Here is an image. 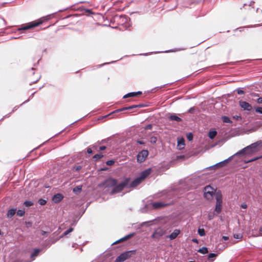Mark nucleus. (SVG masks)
<instances>
[{
	"instance_id": "f257e3e1",
	"label": "nucleus",
	"mask_w": 262,
	"mask_h": 262,
	"mask_svg": "<svg viewBox=\"0 0 262 262\" xmlns=\"http://www.w3.org/2000/svg\"><path fill=\"white\" fill-rule=\"evenodd\" d=\"M129 180L127 179L124 180L120 184H118L116 180L112 178L107 179L105 182L106 187H112L111 193L112 194L121 191L125 187H126Z\"/></svg>"
},
{
	"instance_id": "f03ea898",
	"label": "nucleus",
	"mask_w": 262,
	"mask_h": 262,
	"mask_svg": "<svg viewBox=\"0 0 262 262\" xmlns=\"http://www.w3.org/2000/svg\"><path fill=\"white\" fill-rule=\"evenodd\" d=\"M262 147V141L259 140L254 142L251 145L247 146L239 151L236 152L235 155L248 154L251 155L259 151Z\"/></svg>"
},
{
	"instance_id": "7ed1b4c3",
	"label": "nucleus",
	"mask_w": 262,
	"mask_h": 262,
	"mask_svg": "<svg viewBox=\"0 0 262 262\" xmlns=\"http://www.w3.org/2000/svg\"><path fill=\"white\" fill-rule=\"evenodd\" d=\"M216 205L215 211L220 213L222 208V194L221 191L219 190L215 192Z\"/></svg>"
},
{
	"instance_id": "20e7f679",
	"label": "nucleus",
	"mask_w": 262,
	"mask_h": 262,
	"mask_svg": "<svg viewBox=\"0 0 262 262\" xmlns=\"http://www.w3.org/2000/svg\"><path fill=\"white\" fill-rule=\"evenodd\" d=\"M136 253V250H130L121 253L116 259L115 262H123Z\"/></svg>"
},
{
	"instance_id": "39448f33",
	"label": "nucleus",
	"mask_w": 262,
	"mask_h": 262,
	"mask_svg": "<svg viewBox=\"0 0 262 262\" xmlns=\"http://www.w3.org/2000/svg\"><path fill=\"white\" fill-rule=\"evenodd\" d=\"M214 189L210 186H206L204 188V197L207 200L211 199L214 192Z\"/></svg>"
},
{
	"instance_id": "423d86ee",
	"label": "nucleus",
	"mask_w": 262,
	"mask_h": 262,
	"mask_svg": "<svg viewBox=\"0 0 262 262\" xmlns=\"http://www.w3.org/2000/svg\"><path fill=\"white\" fill-rule=\"evenodd\" d=\"M165 233V230L162 228L159 227L155 229L151 236L153 238L158 239L164 235Z\"/></svg>"
},
{
	"instance_id": "0eeeda50",
	"label": "nucleus",
	"mask_w": 262,
	"mask_h": 262,
	"mask_svg": "<svg viewBox=\"0 0 262 262\" xmlns=\"http://www.w3.org/2000/svg\"><path fill=\"white\" fill-rule=\"evenodd\" d=\"M148 155V151L147 150H142L137 155V161L140 163L144 162Z\"/></svg>"
},
{
	"instance_id": "6e6552de",
	"label": "nucleus",
	"mask_w": 262,
	"mask_h": 262,
	"mask_svg": "<svg viewBox=\"0 0 262 262\" xmlns=\"http://www.w3.org/2000/svg\"><path fill=\"white\" fill-rule=\"evenodd\" d=\"M42 24V21H33L29 24L26 25V26L19 28L18 29V30H26L29 29H31L32 28L38 26L40 24Z\"/></svg>"
},
{
	"instance_id": "1a4fd4ad",
	"label": "nucleus",
	"mask_w": 262,
	"mask_h": 262,
	"mask_svg": "<svg viewBox=\"0 0 262 262\" xmlns=\"http://www.w3.org/2000/svg\"><path fill=\"white\" fill-rule=\"evenodd\" d=\"M239 104L240 106L244 110L250 111L252 110L251 105L246 101H239Z\"/></svg>"
},
{
	"instance_id": "9d476101",
	"label": "nucleus",
	"mask_w": 262,
	"mask_h": 262,
	"mask_svg": "<svg viewBox=\"0 0 262 262\" xmlns=\"http://www.w3.org/2000/svg\"><path fill=\"white\" fill-rule=\"evenodd\" d=\"M180 233V230L179 229H175L170 234L167 236V238H169L170 240L174 239Z\"/></svg>"
},
{
	"instance_id": "9b49d317",
	"label": "nucleus",
	"mask_w": 262,
	"mask_h": 262,
	"mask_svg": "<svg viewBox=\"0 0 262 262\" xmlns=\"http://www.w3.org/2000/svg\"><path fill=\"white\" fill-rule=\"evenodd\" d=\"M152 207L155 209H159L162 208L165 206H166L167 204H165L162 202H153L152 204Z\"/></svg>"
},
{
	"instance_id": "f8f14e48",
	"label": "nucleus",
	"mask_w": 262,
	"mask_h": 262,
	"mask_svg": "<svg viewBox=\"0 0 262 262\" xmlns=\"http://www.w3.org/2000/svg\"><path fill=\"white\" fill-rule=\"evenodd\" d=\"M151 172V170L150 169H146L143 171H142L140 175V178L141 180H142V181L143 180H144L148 175L150 174Z\"/></svg>"
},
{
	"instance_id": "ddd939ff",
	"label": "nucleus",
	"mask_w": 262,
	"mask_h": 262,
	"mask_svg": "<svg viewBox=\"0 0 262 262\" xmlns=\"http://www.w3.org/2000/svg\"><path fill=\"white\" fill-rule=\"evenodd\" d=\"M232 159V157H230L228 159H226V160H224V161H223L222 162H219V163H217L216 164H215L213 166L223 167L226 164H227L229 161L231 160Z\"/></svg>"
},
{
	"instance_id": "4468645a",
	"label": "nucleus",
	"mask_w": 262,
	"mask_h": 262,
	"mask_svg": "<svg viewBox=\"0 0 262 262\" xmlns=\"http://www.w3.org/2000/svg\"><path fill=\"white\" fill-rule=\"evenodd\" d=\"M142 181V180L140 179V177L137 178L135 180H134L130 184V187H136L138 186L141 182Z\"/></svg>"
},
{
	"instance_id": "2eb2a0df",
	"label": "nucleus",
	"mask_w": 262,
	"mask_h": 262,
	"mask_svg": "<svg viewBox=\"0 0 262 262\" xmlns=\"http://www.w3.org/2000/svg\"><path fill=\"white\" fill-rule=\"evenodd\" d=\"M62 199H63L62 195L61 194L57 193L54 195V196L53 198V201L55 203H57L59 202L60 201H61Z\"/></svg>"
},
{
	"instance_id": "dca6fc26",
	"label": "nucleus",
	"mask_w": 262,
	"mask_h": 262,
	"mask_svg": "<svg viewBox=\"0 0 262 262\" xmlns=\"http://www.w3.org/2000/svg\"><path fill=\"white\" fill-rule=\"evenodd\" d=\"M142 93L141 92H132V93H129L126 95H125L123 96V98H127L129 97H133L137 96L138 95L141 94Z\"/></svg>"
},
{
	"instance_id": "f3484780",
	"label": "nucleus",
	"mask_w": 262,
	"mask_h": 262,
	"mask_svg": "<svg viewBox=\"0 0 262 262\" xmlns=\"http://www.w3.org/2000/svg\"><path fill=\"white\" fill-rule=\"evenodd\" d=\"M185 146V140L183 138L179 139L178 140V146L181 149L184 148Z\"/></svg>"
},
{
	"instance_id": "a211bd4d",
	"label": "nucleus",
	"mask_w": 262,
	"mask_h": 262,
	"mask_svg": "<svg viewBox=\"0 0 262 262\" xmlns=\"http://www.w3.org/2000/svg\"><path fill=\"white\" fill-rule=\"evenodd\" d=\"M137 107V105H132V106H128V107H123V108H121V109L117 110L115 111L114 112H113L112 113L119 112H121V111H125V110H132V109H133L134 108H135V107Z\"/></svg>"
},
{
	"instance_id": "6ab92c4d",
	"label": "nucleus",
	"mask_w": 262,
	"mask_h": 262,
	"mask_svg": "<svg viewBox=\"0 0 262 262\" xmlns=\"http://www.w3.org/2000/svg\"><path fill=\"white\" fill-rule=\"evenodd\" d=\"M16 213V209H10L7 213V216L9 218L12 217Z\"/></svg>"
},
{
	"instance_id": "aec40b11",
	"label": "nucleus",
	"mask_w": 262,
	"mask_h": 262,
	"mask_svg": "<svg viewBox=\"0 0 262 262\" xmlns=\"http://www.w3.org/2000/svg\"><path fill=\"white\" fill-rule=\"evenodd\" d=\"M82 190V186L79 185L77 186L76 187H74L73 189V191L75 194H78Z\"/></svg>"
},
{
	"instance_id": "412c9836",
	"label": "nucleus",
	"mask_w": 262,
	"mask_h": 262,
	"mask_svg": "<svg viewBox=\"0 0 262 262\" xmlns=\"http://www.w3.org/2000/svg\"><path fill=\"white\" fill-rule=\"evenodd\" d=\"M39 252L40 250L38 249H36L34 250L33 252L31 255V258L32 259V260L35 259V258L38 255Z\"/></svg>"
},
{
	"instance_id": "4be33fe9",
	"label": "nucleus",
	"mask_w": 262,
	"mask_h": 262,
	"mask_svg": "<svg viewBox=\"0 0 262 262\" xmlns=\"http://www.w3.org/2000/svg\"><path fill=\"white\" fill-rule=\"evenodd\" d=\"M169 119L171 120H174L177 122H180L181 121V119L175 115L170 116Z\"/></svg>"
},
{
	"instance_id": "5701e85b",
	"label": "nucleus",
	"mask_w": 262,
	"mask_h": 262,
	"mask_svg": "<svg viewBox=\"0 0 262 262\" xmlns=\"http://www.w3.org/2000/svg\"><path fill=\"white\" fill-rule=\"evenodd\" d=\"M217 132L215 130L210 131L209 132L208 136L211 139H213L216 135Z\"/></svg>"
},
{
	"instance_id": "b1692460",
	"label": "nucleus",
	"mask_w": 262,
	"mask_h": 262,
	"mask_svg": "<svg viewBox=\"0 0 262 262\" xmlns=\"http://www.w3.org/2000/svg\"><path fill=\"white\" fill-rule=\"evenodd\" d=\"M198 252L200 253L205 254L208 252V249L206 247H202L198 250Z\"/></svg>"
},
{
	"instance_id": "393cba45",
	"label": "nucleus",
	"mask_w": 262,
	"mask_h": 262,
	"mask_svg": "<svg viewBox=\"0 0 262 262\" xmlns=\"http://www.w3.org/2000/svg\"><path fill=\"white\" fill-rule=\"evenodd\" d=\"M134 233L128 234V235H126L125 236L123 237V238H122L121 239H120V241H126V240L131 238L134 235Z\"/></svg>"
},
{
	"instance_id": "a878e982",
	"label": "nucleus",
	"mask_w": 262,
	"mask_h": 262,
	"mask_svg": "<svg viewBox=\"0 0 262 262\" xmlns=\"http://www.w3.org/2000/svg\"><path fill=\"white\" fill-rule=\"evenodd\" d=\"M222 120L224 122V123H230L231 122V121L230 120V119L228 117H227V116H223L222 117Z\"/></svg>"
},
{
	"instance_id": "bb28decb",
	"label": "nucleus",
	"mask_w": 262,
	"mask_h": 262,
	"mask_svg": "<svg viewBox=\"0 0 262 262\" xmlns=\"http://www.w3.org/2000/svg\"><path fill=\"white\" fill-rule=\"evenodd\" d=\"M198 233L201 236H203L205 235V230L203 228H199L198 229Z\"/></svg>"
},
{
	"instance_id": "cd10ccee",
	"label": "nucleus",
	"mask_w": 262,
	"mask_h": 262,
	"mask_svg": "<svg viewBox=\"0 0 262 262\" xmlns=\"http://www.w3.org/2000/svg\"><path fill=\"white\" fill-rule=\"evenodd\" d=\"M24 204L26 207H29L33 205V203L31 201H26L24 202Z\"/></svg>"
},
{
	"instance_id": "c85d7f7f",
	"label": "nucleus",
	"mask_w": 262,
	"mask_h": 262,
	"mask_svg": "<svg viewBox=\"0 0 262 262\" xmlns=\"http://www.w3.org/2000/svg\"><path fill=\"white\" fill-rule=\"evenodd\" d=\"M103 156L102 154H96L94 156L93 159L95 160H98L102 158Z\"/></svg>"
},
{
	"instance_id": "c756f323",
	"label": "nucleus",
	"mask_w": 262,
	"mask_h": 262,
	"mask_svg": "<svg viewBox=\"0 0 262 262\" xmlns=\"http://www.w3.org/2000/svg\"><path fill=\"white\" fill-rule=\"evenodd\" d=\"M47 201L44 199H40L38 200V203L39 205L42 206L46 204Z\"/></svg>"
},
{
	"instance_id": "7c9ffc66",
	"label": "nucleus",
	"mask_w": 262,
	"mask_h": 262,
	"mask_svg": "<svg viewBox=\"0 0 262 262\" xmlns=\"http://www.w3.org/2000/svg\"><path fill=\"white\" fill-rule=\"evenodd\" d=\"M25 214V211L23 210H18L17 212V215L19 216H23Z\"/></svg>"
},
{
	"instance_id": "2f4dec72",
	"label": "nucleus",
	"mask_w": 262,
	"mask_h": 262,
	"mask_svg": "<svg viewBox=\"0 0 262 262\" xmlns=\"http://www.w3.org/2000/svg\"><path fill=\"white\" fill-rule=\"evenodd\" d=\"M217 256V254H215V253H210L209 255H208V259H211V258H215Z\"/></svg>"
},
{
	"instance_id": "473e14b6",
	"label": "nucleus",
	"mask_w": 262,
	"mask_h": 262,
	"mask_svg": "<svg viewBox=\"0 0 262 262\" xmlns=\"http://www.w3.org/2000/svg\"><path fill=\"white\" fill-rule=\"evenodd\" d=\"M73 231V228H70L69 229H68L64 232V235H66L68 234L69 233H70V232H72Z\"/></svg>"
},
{
	"instance_id": "72a5a7b5",
	"label": "nucleus",
	"mask_w": 262,
	"mask_h": 262,
	"mask_svg": "<svg viewBox=\"0 0 262 262\" xmlns=\"http://www.w3.org/2000/svg\"><path fill=\"white\" fill-rule=\"evenodd\" d=\"M187 138L189 141H191L193 139V135L191 133L188 134Z\"/></svg>"
},
{
	"instance_id": "f704fd0d",
	"label": "nucleus",
	"mask_w": 262,
	"mask_h": 262,
	"mask_svg": "<svg viewBox=\"0 0 262 262\" xmlns=\"http://www.w3.org/2000/svg\"><path fill=\"white\" fill-rule=\"evenodd\" d=\"M234 237L236 239H241L242 238V235L241 234H234Z\"/></svg>"
},
{
	"instance_id": "c9c22d12",
	"label": "nucleus",
	"mask_w": 262,
	"mask_h": 262,
	"mask_svg": "<svg viewBox=\"0 0 262 262\" xmlns=\"http://www.w3.org/2000/svg\"><path fill=\"white\" fill-rule=\"evenodd\" d=\"M150 142L152 143H155L157 141V138L155 137H152L150 139Z\"/></svg>"
},
{
	"instance_id": "e433bc0d",
	"label": "nucleus",
	"mask_w": 262,
	"mask_h": 262,
	"mask_svg": "<svg viewBox=\"0 0 262 262\" xmlns=\"http://www.w3.org/2000/svg\"><path fill=\"white\" fill-rule=\"evenodd\" d=\"M115 161L114 160H108L106 162L107 165H112L114 164Z\"/></svg>"
},
{
	"instance_id": "4c0bfd02",
	"label": "nucleus",
	"mask_w": 262,
	"mask_h": 262,
	"mask_svg": "<svg viewBox=\"0 0 262 262\" xmlns=\"http://www.w3.org/2000/svg\"><path fill=\"white\" fill-rule=\"evenodd\" d=\"M152 125L151 124H148L147 125H146L144 127V128L146 130H150V129H152Z\"/></svg>"
},
{
	"instance_id": "58836bf2",
	"label": "nucleus",
	"mask_w": 262,
	"mask_h": 262,
	"mask_svg": "<svg viewBox=\"0 0 262 262\" xmlns=\"http://www.w3.org/2000/svg\"><path fill=\"white\" fill-rule=\"evenodd\" d=\"M256 112L257 113H258L259 114H262V107H258L256 108Z\"/></svg>"
},
{
	"instance_id": "ea45409f",
	"label": "nucleus",
	"mask_w": 262,
	"mask_h": 262,
	"mask_svg": "<svg viewBox=\"0 0 262 262\" xmlns=\"http://www.w3.org/2000/svg\"><path fill=\"white\" fill-rule=\"evenodd\" d=\"M237 93L238 94V95H242V94H243L244 93V91H243L242 90H241V89H238L237 90Z\"/></svg>"
},
{
	"instance_id": "a19ab883",
	"label": "nucleus",
	"mask_w": 262,
	"mask_h": 262,
	"mask_svg": "<svg viewBox=\"0 0 262 262\" xmlns=\"http://www.w3.org/2000/svg\"><path fill=\"white\" fill-rule=\"evenodd\" d=\"M214 217V214L213 213H210L208 214V219L211 220Z\"/></svg>"
},
{
	"instance_id": "79ce46f5",
	"label": "nucleus",
	"mask_w": 262,
	"mask_h": 262,
	"mask_svg": "<svg viewBox=\"0 0 262 262\" xmlns=\"http://www.w3.org/2000/svg\"><path fill=\"white\" fill-rule=\"evenodd\" d=\"M233 118L235 119V120H241L242 119V118L241 117V116H238V115H235V116H233Z\"/></svg>"
},
{
	"instance_id": "37998d69",
	"label": "nucleus",
	"mask_w": 262,
	"mask_h": 262,
	"mask_svg": "<svg viewBox=\"0 0 262 262\" xmlns=\"http://www.w3.org/2000/svg\"><path fill=\"white\" fill-rule=\"evenodd\" d=\"M87 152H88V154H92L93 151H92V148H90V147H88V148H87Z\"/></svg>"
},
{
	"instance_id": "c03bdc74",
	"label": "nucleus",
	"mask_w": 262,
	"mask_h": 262,
	"mask_svg": "<svg viewBox=\"0 0 262 262\" xmlns=\"http://www.w3.org/2000/svg\"><path fill=\"white\" fill-rule=\"evenodd\" d=\"M241 207L243 209H246L247 208V205L245 203H243L241 205Z\"/></svg>"
},
{
	"instance_id": "a18cd8bd",
	"label": "nucleus",
	"mask_w": 262,
	"mask_h": 262,
	"mask_svg": "<svg viewBox=\"0 0 262 262\" xmlns=\"http://www.w3.org/2000/svg\"><path fill=\"white\" fill-rule=\"evenodd\" d=\"M106 141H107V139H104V140H102L100 142H98V144H102V143H106Z\"/></svg>"
},
{
	"instance_id": "49530a36",
	"label": "nucleus",
	"mask_w": 262,
	"mask_h": 262,
	"mask_svg": "<svg viewBox=\"0 0 262 262\" xmlns=\"http://www.w3.org/2000/svg\"><path fill=\"white\" fill-rule=\"evenodd\" d=\"M106 146H100L99 147V150H105L106 149Z\"/></svg>"
},
{
	"instance_id": "de8ad7c7",
	"label": "nucleus",
	"mask_w": 262,
	"mask_h": 262,
	"mask_svg": "<svg viewBox=\"0 0 262 262\" xmlns=\"http://www.w3.org/2000/svg\"><path fill=\"white\" fill-rule=\"evenodd\" d=\"M257 102L259 103H261L262 104V98H259L258 99V100H257Z\"/></svg>"
},
{
	"instance_id": "09e8293b",
	"label": "nucleus",
	"mask_w": 262,
	"mask_h": 262,
	"mask_svg": "<svg viewBox=\"0 0 262 262\" xmlns=\"http://www.w3.org/2000/svg\"><path fill=\"white\" fill-rule=\"evenodd\" d=\"M97 144H98V143L95 144H94V145H93L92 147L93 148L96 149L97 148V146H98Z\"/></svg>"
},
{
	"instance_id": "8fccbe9b",
	"label": "nucleus",
	"mask_w": 262,
	"mask_h": 262,
	"mask_svg": "<svg viewBox=\"0 0 262 262\" xmlns=\"http://www.w3.org/2000/svg\"><path fill=\"white\" fill-rule=\"evenodd\" d=\"M223 238L224 239V240L225 241H227L228 239V237L227 236H223Z\"/></svg>"
},
{
	"instance_id": "3c124183",
	"label": "nucleus",
	"mask_w": 262,
	"mask_h": 262,
	"mask_svg": "<svg viewBox=\"0 0 262 262\" xmlns=\"http://www.w3.org/2000/svg\"><path fill=\"white\" fill-rule=\"evenodd\" d=\"M192 242L194 243H198V240L194 238L192 239Z\"/></svg>"
},
{
	"instance_id": "603ef678",
	"label": "nucleus",
	"mask_w": 262,
	"mask_h": 262,
	"mask_svg": "<svg viewBox=\"0 0 262 262\" xmlns=\"http://www.w3.org/2000/svg\"><path fill=\"white\" fill-rule=\"evenodd\" d=\"M254 3V2H251L249 5L251 6Z\"/></svg>"
},
{
	"instance_id": "864d4df0",
	"label": "nucleus",
	"mask_w": 262,
	"mask_h": 262,
	"mask_svg": "<svg viewBox=\"0 0 262 262\" xmlns=\"http://www.w3.org/2000/svg\"><path fill=\"white\" fill-rule=\"evenodd\" d=\"M138 143H139V144H143V142H142V141H138Z\"/></svg>"
},
{
	"instance_id": "5fc2aeb1",
	"label": "nucleus",
	"mask_w": 262,
	"mask_h": 262,
	"mask_svg": "<svg viewBox=\"0 0 262 262\" xmlns=\"http://www.w3.org/2000/svg\"><path fill=\"white\" fill-rule=\"evenodd\" d=\"M80 169V166H79V167H78L77 168V170H79V169Z\"/></svg>"
},
{
	"instance_id": "6e6d98bb",
	"label": "nucleus",
	"mask_w": 262,
	"mask_h": 262,
	"mask_svg": "<svg viewBox=\"0 0 262 262\" xmlns=\"http://www.w3.org/2000/svg\"><path fill=\"white\" fill-rule=\"evenodd\" d=\"M192 110V108H191L189 110V111L190 112H191Z\"/></svg>"
},
{
	"instance_id": "4d7b16f0",
	"label": "nucleus",
	"mask_w": 262,
	"mask_h": 262,
	"mask_svg": "<svg viewBox=\"0 0 262 262\" xmlns=\"http://www.w3.org/2000/svg\"><path fill=\"white\" fill-rule=\"evenodd\" d=\"M260 231L262 232V228L260 229Z\"/></svg>"
},
{
	"instance_id": "13d9d810",
	"label": "nucleus",
	"mask_w": 262,
	"mask_h": 262,
	"mask_svg": "<svg viewBox=\"0 0 262 262\" xmlns=\"http://www.w3.org/2000/svg\"><path fill=\"white\" fill-rule=\"evenodd\" d=\"M235 155H236L235 154V155H234V156H235ZM232 157H234V155H232Z\"/></svg>"
},
{
	"instance_id": "bf43d9fd",
	"label": "nucleus",
	"mask_w": 262,
	"mask_h": 262,
	"mask_svg": "<svg viewBox=\"0 0 262 262\" xmlns=\"http://www.w3.org/2000/svg\"><path fill=\"white\" fill-rule=\"evenodd\" d=\"M189 262H194V261H189Z\"/></svg>"
}]
</instances>
